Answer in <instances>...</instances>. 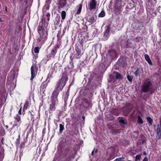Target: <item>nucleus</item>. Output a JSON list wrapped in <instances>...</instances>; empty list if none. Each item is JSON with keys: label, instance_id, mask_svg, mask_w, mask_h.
<instances>
[{"label": "nucleus", "instance_id": "22", "mask_svg": "<svg viewBox=\"0 0 161 161\" xmlns=\"http://www.w3.org/2000/svg\"><path fill=\"white\" fill-rule=\"evenodd\" d=\"M105 15V13L104 11H102L99 14V17H103Z\"/></svg>", "mask_w": 161, "mask_h": 161}, {"label": "nucleus", "instance_id": "26", "mask_svg": "<svg viewBox=\"0 0 161 161\" xmlns=\"http://www.w3.org/2000/svg\"><path fill=\"white\" fill-rule=\"evenodd\" d=\"M15 119L18 122H19L20 120V116L18 114H17L15 117H14Z\"/></svg>", "mask_w": 161, "mask_h": 161}, {"label": "nucleus", "instance_id": "33", "mask_svg": "<svg viewBox=\"0 0 161 161\" xmlns=\"http://www.w3.org/2000/svg\"><path fill=\"white\" fill-rule=\"evenodd\" d=\"M25 146V143L24 142H22L21 143L20 145V147L21 148H23Z\"/></svg>", "mask_w": 161, "mask_h": 161}, {"label": "nucleus", "instance_id": "13", "mask_svg": "<svg viewBox=\"0 0 161 161\" xmlns=\"http://www.w3.org/2000/svg\"><path fill=\"white\" fill-rule=\"evenodd\" d=\"M115 76L117 79H121L122 78V75L117 71H115L114 72Z\"/></svg>", "mask_w": 161, "mask_h": 161}, {"label": "nucleus", "instance_id": "39", "mask_svg": "<svg viewBox=\"0 0 161 161\" xmlns=\"http://www.w3.org/2000/svg\"><path fill=\"white\" fill-rule=\"evenodd\" d=\"M94 152V150H93V151L92 152V153H91V155H93Z\"/></svg>", "mask_w": 161, "mask_h": 161}, {"label": "nucleus", "instance_id": "21", "mask_svg": "<svg viewBox=\"0 0 161 161\" xmlns=\"http://www.w3.org/2000/svg\"><path fill=\"white\" fill-rule=\"evenodd\" d=\"M140 73L141 72L140 71L139 69H138L135 72V75L136 77H137L138 76L140 75Z\"/></svg>", "mask_w": 161, "mask_h": 161}, {"label": "nucleus", "instance_id": "4", "mask_svg": "<svg viewBox=\"0 0 161 161\" xmlns=\"http://www.w3.org/2000/svg\"><path fill=\"white\" fill-rule=\"evenodd\" d=\"M50 15L49 13H47L45 16H44L37 28V31L39 34L37 40L39 42H41L42 43H44L47 38L48 32L45 25L47 26Z\"/></svg>", "mask_w": 161, "mask_h": 161}, {"label": "nucleus", "instance_id": "36", "mask_svg": "<svg viewBox=\"0 0 161 161\" xmlns=\"http://www.w3.org/2000/svg\"><path fill=\"white\" fill-rule=\"evenodd\" d=\"M143 161H148V159L147 158L145 157V158L143 160Z\"/></svg>", "mask_w": 161, "mask_h": 161}, {"label": "nucleus", "instance_id": "14", "mask_svg": "<svg viewBox=\"0 0 161 161\" xmlns=\"http://www.w3.org/2000/svg\"><path fill=\"white\" fill-rule=\"evenodd\" d=\"M145 58L146 60L150 65H152V63L149 56L147 54H145L144 55Z\"/></svg>", "mask_w": 161, "mask_h": 161}, {"label": "nucleus", "instance_id": "29", "mask_svg": "<svg viewBox=\"0 0 161 161\" xmlns=\"http://www.w3.org/2000/svg\"><path fill=\"white\" fill-rule=\"evenodd\" d=\"M20 142V136L19 135L18 136V138L17 139L16 141V143L17 145H19Z\"/></svg>", "mask_w": 161, "mask_h": 161}, {"label": "nucleus", "instance_id": "28", "mask_svg": "<svg viewBox=\"0 0 161 161\" xmlns=\"http://www.w3.org/2000/svg\"><path fill=\"white\" fill-rule=\"evenodd\" d=\"M133 78V76H132L128 75L127 79L129 81L131 82Z\"/></svg>", "mask_w": 161, "mask_h": 161}, {"label": "nucleus", "instance_id": "40", "mask_svg": "<svg viewBox=\"0 0 161 161\" xmlns=\"http://www.w3.org/2000/svg\"><path fill=\"white\" fill-rule=\"evenodd\" d=\"M109 124H108V128L110 129H111V127L110 126H109Z\"/></svg>", "mask_w": 161, "mask_h": 161}, {"label": "nucleus", "instance_id": "31", "mask_svg": "<svg viewBox=\"0 0 161 161\" xmlns=\"http://www.w3.org/2000/svg\"><path fill=\"white\" fill-rule=\"evenodd\" d=\"M39 47H36L34 49V52L35 53H38L39 52Z\"/></svg>", "mask_w": 161, "mask_h": 161}, {"label": "nucleus", "instance_id": "49", "mask_svg": "<svg viewBox=\"0 0 161 161\" xmlns=\"http://www.w3.org/2000/svg\"><path fill=\"white\" fill-rule=\"evenodd\" d=\"M20 1H21L22 0H20Z\"/></svg>", "mask_w": 161, "mask_h": 161}, {"label": "nucleus", "instance_id": "45", "mask_svg": "<svg viewBox=\"0 0 161 161\" xmlns=\"http://www.w3.org/2000/svg\"><path fill=\"white\" fill-rule=\"evenodd\" d=\"M97 150H95V153H97Z\"/></svg>", "mask_w": 161, "mask_h": 161}, {"label": "nucleus", "instance_id": "11", "mask_svg": "<svg viewBox=\"0 0 161 161\" xmlns=\"http://www.w3.org/2000/svg\"><path fill=\"white\" fill-rule=\"evenodd\" d=\"M87 19H88V21L91 23L94 22L96 21V19H94V17L93 16L89 15L87 17Z\"/></svg>", "mask_w": 161, "mask_h": 161}, {"label": "nucleus", "instance_id": "42", "mask_svg": "<svg viewBox=\"0 0 161 161\" xmlns=\"http://www.w3.org/2000/svg\"><path fill=\"white\" fill-rule=\"evenodd\" d=\"M5 10L7 12V7L6 6L5 8Z\"/></svg>", "mask_w": 161, "mask_h": 161}, {"label": "nucleus", "instance_id": "9", "mask_svg": "<svg viewBox=\"0 0 161 161\" xmlns=\"http://www.w3.org/2000/svg\"><path fill=\"white\" fill-rule=\"evenodd\" d=\"M160 126L158 124V128L157 130V134L158 136L159 139L161 138V119L160 121Z\"/></svg>", "mask_w": 161, "mask_h": 161}, {"label": "nucleus", "instance_id": "48", "mask_svg": "<svg viewBox=\"0 0 161 161\" xmlns=\"http://www.w3.org/2000/svg\"><path fill=\"white\" fill-rule=\"evenodd\" d=\"M6 127H7V128H8V126H7Z\"/></svg>", "mask_w": 161, "mask_h": 161}, {"label": "nucleus", "instance_id": "44", "mask_svg": "<svg viewBox=\"0 0 161 161\" xmlns=\"http://www.w3.org/2000/svg\"><path fill=\"white\" fill-rule=\"evenodd\" d=\"M30 112V113H31V115H34V114H31V112Z\"/></svg>", "mask_w": 161, "mask_h": 161}, {"label": "nucleus", "instance_id": "41", "mask_svg": "<svg viewBox=\"0 0 161 161\" xmlns=\"http://www.w3.org/2000/svg\"><path fill=\"white\" fill-rule=\"evenodd\" d=\"M19 114H20L21 113V109H20L19 111Z\"/></svg>", "mask_w": 161, "mask_h": 161}, {"label": "nucleus", "instance_id": "34", "mask_svg": "<svg viewBox=\"0 0 161 161\" xmlns=\"http://www.w3.org/2000/svg\"><path fill=\"white\" fill-rule=\"evenodd\" d=\"M51 2V0H46V4L48 5Z\"/></svg>", "mask_w": 161, "mask_h": 161}, {"label": "nucleus", "instance_id": "3", "mask_svg": "<svg viewBox=\"0 0 161 161\" xmlns=\"http://www.w3.org/2000/svg\"><path fill=\"white\" fill-rule=\"evenodd\" d=\"M68 79V77L66 75H63L61 78L57 81L55 86V90L53 92L51 97V103L50 104V110H55V105L58 103L57 97L59 92L62 90L64 87L65 86Z\"/></svg>", "mask_w": 161, "mask_h": 161}, {"label": "nucleus", "instance_id": "8", "mask_svg": "<svg viewBox=\"0 0 161 161\" xmlns=\"http://www.w3.org/2000/svg\"><path fill=\"white\" fill-rule=\"evenodd\" d=\"M97 4V2L96 0H92L88 5L90 10L95 9L96 8Z\"/></svg>", "mask_w": 161, "mask_h": 161}, {"label": "nucleus", "instance_id": "32", "mask_svg": "<svg viewBox=\"0 0 161 161\" xmlns=\"http://www.w3.org/2000/svg\"><path fill=\"white\" fill-rule=\"evenodd\" d=\"M108 34L109 33H106V32H105L103 36L104 38H105V39H107L108 38Z\"/></svg>", "mask_w": 161, "mask_h": 161}, {"label": "nucleus", "instance_id": "23", "mask_svg": "<svg viewBox=\"0 0 161 161\" xmlns=\"http://www.w3.org/2000/svg\"><path fill=\"white\" fill-rule=\"evenodd\" d=\"M138 122L139 124H142L143 122L142 119L139 115L138 116Z\"/></svg>", "mask_w": 161, "mask_h": 161}, {"label": "nucleus", "instance_id": "43", "mask_svg": "<svg viewBox=\"0 0 161 161\" xmlns=\"http://www.w3.org/2000/svg\"><path fill=\"white\" fill-rule=\"evenodd\" d=\"M82 119H85V117L84 116H82Z\"/></svg>", "mask_w": 161, "mask_h": 161}, {"label": "nucleus", "instance_id": "7", "mask_svg": "<svg viewBox=\"0 0 161 161\" xmlns=\"http://www.w3.org/2000/svg\"><path fill=\"white\" fill-rule=\"evenodd\" d=\"M66 0H58V8L59 9L64 7L67 4Z\"/></svg>", "mask_w": 161, "mask_h": 161}, {"label": "nucleus", "instance_id": "18", "mask_svg": "<svg viewBox=\"0 0 161 161\" xmlns=\"http://www.w3.org/2000/svg\"><path fill=\"white\" fill-rule=\"evenodd\" d=\"M65 97L64 98V101L65 102V103H66V101L67 100V99L68 98V97L69 96V92L68 91H67L65 95Z\"/></svg>", "mask_w": 161, "mask_h": 161}, {"label": "nucleus", "instance_id": "17", "mask_svg": "<svg viewBox=\"0 0 161 161\" xmlns=\"http://www.w3.org/2000/svg\"><path fill=\"white\" fill-rule=\"evenodd\" d=\"M29 102L28 100L26 101L25 102V103L24 104V106L23 109H24V110L27 109L28 106H29Z\"/></svg>", "mask_w": 161, "mask_h": 161}, {"label": "nucleus", "instance_id": "25", "mask_svg": "<svg viewBox=\"0 0 161 161\" xmlns=\"http://www.w3.org/2000/svg\"><path fill=\"white\" fill-rule=\"evenodd\" d=\"M106 27V31L105 32H106V33H109V30L110 29V27L108 25L107 26H105Z\"/></svg>", "mask_w": 161, "mask_h": 161}, {"label": "nucleus", "instance_id": "38", "mask_svg": "<svg viewBox=\"0 0 161 161\" xmlns=\"http://www.w3.org/2000/svg\"><path fill=\"white\" fill-rule=\"evenodd\" d=\"M1 142H2V144H4V143H3V138H2V141H1Z\"/></svg>", "mask_w": 161, "mask_h": 161}, {"label": "nucleus", "instance_id": "30", "mask_svg": "<svg viewBox=\"0 0 161 161\" xmlns=\"http://www.w3.org/2000/svg\"><path fill=\"white\" fill-rule=\"evenodd\" d=\"M141 157V154L136 155V156L135 161H137L138 160H140V159Z\"/></svg>", "mask_w": 161, "mask_h": 161}, {"label": "nucleus", "instance_id": "6", "mask_svg": "<svg viewBox=\"0 0 161 161\" xmlns=\"http://www.w3.org/2000/svg\"><path fill=\"white\" fill-rule=\"evenodd\" d=\"M37 70V68L36 67H34L33 65H32L31 67V80L32 81V80L35 76Z\"/></svg>", "mask_w": 161, "mask_h": 161}, {"label": "nucleus", "instance_id": "27", "mask_svg": "<svg viewBox=\"0 0 161 161\" xmlns=\"http://www.w3.org/2000/svg\"><path fill=\"white\" fill-rule=\"evenodd\" d=\"M125 159V158L124 157H121L120 158H116L114 161H122Z\"/></svg>", "mask_w": 161, "mask_h": 161}, {"label": "nucleus", "instance_id": "46", "mask_svg": "<svg viewBox=\"0 0 161 161\" xmlns=\"http://www.w3.org/2000/svg\"><path fill=\"white\" fill-rule=\"evenodd\" d=\"M148 2H150V0H147Z\"/></svg>", "mask_w": 161, "mask_h": 161}, {"label": "nucleus", "instance_id": "15", "mask_svg": "<svg viewBox=\"0 0 161 161\" xmlns=\"http://www.w3.org/2000/svg\"><path fill=\"white\" fill-rule=\"evenodd\" d=\"M57 52V49H56L55 48H53L52 51H51V53L50 54V56L54 57L55 54H56Z\"/></svg>", "mask_w": 161, "mask_h": 161}, {"label": "nucleus", "instance_id": "24", "mask_svg": "<svg viewBox=\"0 0 161 161\" xmlns=\"http://www.w3.org/2000/svg\"><path fill=\"white\" fill-rule=\"evenodd\" d=\"M64 127L63 125L61 124H59V132L60 133L61 132L64 130Z\"/></svg>", "mask_w": 161, "mask_h": 161}, {"label": "nucleus", "instance_id": "37", "mask_svg": "<svg viewBox=\"0 0 161 161\" xmlns=\"http://www.w3.org/2000/svg\"><path fill=\"white\" fill-rule=\"evenodd\" d=\"M77 52L78 55L80 54V50H78L77 51Z\"/></svg>", "mask_w": 161, "mask_h": 161}, {"label": "nucleus", "instance_id": "35", "mask_svg": "<svg viewBox=\"0 0 161 161\" xmlns=\"http://www.w3.org/2000/svg\"><path fill=\"white\" fill-rule=\"evenodd\" d=\"M59 47V45H57L55 46V47L53 48H55L56 49H57Z\"/></svg>", "mask_w": 161, "mask_h": 161}, {"label": "nucleus", "instance_id": "1", "mask_svg": "<svg viewBox=\"0 0 161 161\" xmlns=\"http://www.w3.org/2000/svg\"><path fill=\"white\" fill-rule=\"evenodd\" d=\"M68 79V77L66 75H63L61 78L57 81L55 86V90L53 92L51 97V103L50 104V110H55V105L58 103L57 97L59 92L62 90L64 87L65 86Z\"/></svg>", "mask_w": 161, "mask_h": 161}, {"label": "nucleus", "instance_id": "47", "mask_svg": "<svg viewBox=\"0 0 161 161\" xmlns=\"http://www.w3.org/2000/svg\"><path fill=\"white\" fill-rule=\"evenodd\" d=\"M2 21V20H1V19H0V22Z\"/></svg>", "mask_w": 161, "mask_h": 161}, {"label": "nucleus", "instance_id": "16", "mask_svg": "<svg viewBox=\"0 0 161 161\" xmlns=\"http://www.w3.org/2000/svg\"><path fill=\"white\" fill-rule=\"evenodd\" d=\"M126 45L127 48L131 47H132V43L130 40H128L126 43Z\"/></svg>", "mask_w": 161, "mask_h": 161}, {"label": "nucleus", "instance_id": "5", "mask_svg": "<svg viewBox=\"0 0 161 161\" xmlns=\"http://www.w3.org/2000/svg\"><path fill=\"white\" fill-rule=\"evenodd\" d=\"M142 90L144 92H147L152 87V84L150 81L144 83L142 86Z\"/></svg>", "mask_w": 161, "mask_h": 161}, {"label": "nucleus", "instance_id": "12", "mask_svg": "<svg viewBox=\"0 0 161 161\" xmlns=\"http://www.w3.org/2000/svg\"><path fill=\"white\" fill-rule=\"evenodd\" d=\"M82 4H80L78 6L76 7V8L77 9V12L76 13V14H80L82 9Z\"/></svg>", "mask_w": 161, "mask_h": 161}, {"label": "nucleus", "instance_id": "20", "mask_svg": "<svg viewBox=\"0 0 161 161\" xmlns=\"http://www.w3.org/2000/svg\"><path fill=\"white\" fill-rule=\"evenodd\" d=\"M147 119L148 122L150 124V125H152V124L153 121L152 119L151 118V117H147Z\"/></svg>", "mask_w": 161, "mask_h": 161}, {"label": "nucleus", "instance_id": "10", "mask_svg": "<svg viewBox=\"0 0 161 161\" xmlns=\"http://www.w3.org/2000/svg\"><path fill=\"white\" fill-rule=\"evenodd\" d=\"M119 122L120 123L122 127H125V126L127 125L126 121L123 118L119 119Z\"/></svg>", "mask_w": 161, "mask_h": 161}, {"label": "nucleus", "instance_id": "19", "mask_svg": "<svg viewBox=\"0 0 161 161\" xmlns=\"http://www.w3.org/2000/svg\"><path fill=\"white\" fill-rule=\"evenodd\" d=\"M66 15V13L64 11H63L62 12L61 15L62 19L63 20L64 19L65 17V16Z\"/></svg>", "mask_w": 161, "mask_h": 161}, {"label": "nucleus", "instance_id": "2", "mask_svg": "<svg viewBox=\"0 0 161 161\" xmlns=\"http://www.w3.org/2000/svg\"><path fill=\"white\" fill-rule=\"evenodd\" d=\"M68 79V77L66 75H63L61 78L57 81L55 86V90L53 92L51 97V103L50 104V110H55V105L58 103L57 97L59 92L62 90L64 87L65 86Z\"/></svg>", "mask_w": 161, "mask_h": 161}]
</instances>
